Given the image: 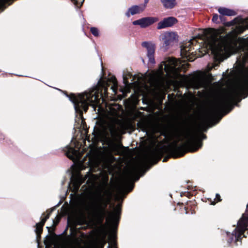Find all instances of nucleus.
Returning <instances> with one entry per match:
<instances>
[{
    "label": "nucleus",
    "mask_w": 248,
    "mask_h": 248,
    "mask_svg": "<svg viewBox=\"0 0 248 248\" xmlns=\"http://www.w3.org/2000/svg\"><path fill=\"white\" fill-rule=\"evenodd\" d=\"M124 168L125 175L120 182L118 188L121 191H130L133 188V181L139 179V174L147 170L150 165L155 164L161 156H135Z\"/></svg>",
    "instance_id": "20e7f679"
},
{
    "label": "nucleus",
    "mask_w": 248,
    "mask_h": 248,
    "mask_svg": "<svg viewBox=\"0 0 248 248\" xmlns=\"http://www.w3.org/2000/svg\"><path fill=\"white\" fill-rule=\"evenodd\" d=\"M212 53L215 58L223 61L231 54L240 52L241 55L237 58L235 68L238 72L244 73L248 71L245 63L248 59V40L235 36L226 37L221 36L214 37L210 45Z\"/></svg>",
    "instance_id": "f03ea898"
},
{
    "label": "nucleus",
    "mask_w": 248,
    "mask_h": 248,
    "mask_svg": "<svg viewBox=\"0 0 248 248\" xmlns=\"http://www.w3.org/2000/svg\"><path fill=\"white\" fill-rule=\"evenodd\" d=\"M84 0H82V2H81V4H82V3L83 2V1H84Z\"/></svg>",
    "instance_id": "ea45409f"
},
{
    "label": "nucleus",
    "mask_w": 248,
    "mask_h": 248,
    "mask_svg": "<svg viewBox=\"0 0 248 248\" xmlns=\"http://www.w3.org/2000/svg\"><path fill=\"white\" fill-rule=\"evenodd\" d=\"M4 139V138L3 139H0V141L2 140H3Z\"/></svg>",
    "instance_id": "58836bf2"
},
{
    "label": "nucleus",
    "mask_w": 248,
    "mask_h": 248,
    "mask_svg": "<svg viewBox=\"0 0 248 248\" xmlns=\"http://www.w3.org/2000/svg\"><path fill=\"white\" fill-rule=\"evenodd\" d=\"M163 6L167 9H172L176 5V0H160Z\"/></svg>",
    "instance_id": "aec40b11"
},
{
    "label": "nucleus",
    "mask_w": 248,
    "mask_h": 248,
    "mask_svg": "<svg viewBox=\"0 0 248 248\" xmlns=\"http://www.w3.org/2000/svg\"><path fill=\"white\" fill-rule=\"evenodd\" d=\"M237 227L232 233L226 232L227 241L229 244L232 242L236 243L238 241L241 242L242 237L245 231L248 230V203L244 214H243L237 222Z\"/></svg>",
    "instance_id": "0eeeda50"
},
{
    "label": "nucleus",
    "mask_w": 248,
    "mask_h": 248,
    "mask_svg": "<svg viewBox=\"0 0 248 248\" xmlns=\"http://www.w3.org/2000/svg\"><path fill=\"white\" fill-rule=\"evenodd\" d=\"M141 46L147 49V56L148 62L154 64L155 63L154 54L155 49V45L153 42L144 41L141 43Z\"/></svg>",
    "instance_id": "f8f14e48"
},
{
    "label": "nucleus",
    "mask_w": 248,
    "mask_h": 248,
    "mask_svg": "<svg viewBox=\"0 0 248 248\" xmlns=\"http://www.w3.org/2000/svg\"><path fill=\"white\" fill-rule=\"evenodd\" d=\"M218 15L217 14H215L212 18V21L214 23H217L218 22Z\"/></svg>",
    "instance_id": "a878e982"
},
{
    "label": "nucleus",
    "mask_w": 248,
    "mask_h": 248,
    "mask_svg": "<svg viewBox=\"0 0 248 248\" xmlns=\"http://www.w3.org/2000/svg\"><path fill=\"white\" fill-rule=\"evenodd\" d=\"M90 31L91 32L92 34L95 37L98 36L99 35V30L96 27H91L90 28Z\"/></svg>",
    "instance_id": "5701e85b"
},
{
    "label": "nucleus",
    "mask_w": 248,
    "mask_h": 248,
    "mask_svg": "<svg viewBox=\"0 0 248 248\" xmlns=\"http://www.w3.org/2000/svg\"><path fill=\"white\" fill-rule=\"evenodd\" d=\"M141 60H142V62L143 63H145V61H144V59L142 58H141Z\"/></svg>",
    "instance_id": "f704fd0d"
},
{
    "label": "nucleus",
    "mask_w": 248,
    "mask_h": 248,
    "mask_svg": "<svg viewBox=\"0 0 248 248\" xmlns=\"http://www.w3.org/2000/svg\"><path fill=\"white\" fill-rule=\"evenodd\" d=\"M205 33V31L202 29V35Z\"/></svg>",
    "instance_id": "4c0bfd02"
},
{
    "label": "nucleus",
    "mask_w": 248,
    "mask_h": 248,
    "mask_svg": "<svg viewBox=\"0 0 248 248\" xmlns=\"http://www.w3.org/2000/svg\"><path fill=\"white\" fill-rule=\"evenodd\" d=\"M205 75H206L205 72L202 70V88H204L203 81H204V79L205 78Z\"/></svg>",
    "instance_id": "cd10ccee"
},
{
    "label": "nucleus",
    "mask_w": 248,
    "mask_h": 248,
    "mask_svg": "<svg viewBox=\"0 0 248 248\" xmlns=\"http://www.w3.org/2000/svg\"><path fill=\"white\" fill-rule=\"evenodd\" d=\"M236 23V19H235L231 21L225 23V25L227 26H231L234 25Z\"/></svg>",
    "instance_id": "393cba45"
},
{
    "label": "nucleus",
    "mask_w": 248,
    "mask_h": 248,
    "mask_svg": "<svg viewBox=\"0 0 248 248\" xmlns=\"http://www.w3.org/2000/svg\"><path fill=\"white\" fill-rule=\"evenodd\" d=\"M47 218H48V216L45 218L42 219L40 222L36 224V232L37 234L40 233L42 231V227L43 226Z\"/></svg>",
    "instance_id": "412c9836"
},
{
    "label": "nucleus",
    "mask_w": 248,
    "mask_h": 248,
    "mask_svg": "<svg viewBox=\"0 0 248 248\" xmlns=\"http://www.w3.org/2000/svg\"><path fill=\"white\" fill-rule=\"evenodd\" d=\"M228 92L237 99L238 102L241 101L240 97H246L248 95V75L247 74L239 83L231 88Z\"/></svg>",
    "instance_id": "9d476101"
},
{
    "label": "nucleus",
    "mask_w": 248,
    "mask_h": 248,
    "mask_svg": "<svg viewBox=\"0 0 248 248\" xmlns=\"http://www.w3.org/2000/svg\"><path fill=\"white\" fill-rule=\"evenodd\" d=\"M117 120L112 118L107 123L106 126V136L107 139V148L108 154H102V155H128V154H121L119 153L121 150L124 147L123 145L116 142L119 135V128L117 126ZM86 155H92L90 153ZM93 155H100L99 154H93ZM138 155H163V154H139ZM168 155H183V154H169Z\"/></svg>",
    "instance_id": "423d86ee"
},
{
    "label": "nucleus",
    "mask_w": 248,
    "mask_h": 248,
    "mask_svg": "<svg viewBox=\"0 0 248 248\" xmlns=\"http://www.w3.org/2000/svg\"><path fill=\"white\" fill-rule=\"evenodd\" d=\"M69 157V158L71 160H74V158H75V157L76 156H72V155H70V156H68Z\"/></svg>",
    "instance_id": "72a5a7b5"
},
{
    "label": "nucleus",
    "mask_w": 248,
    "mask_h": 248,
    "mask_svg": "<svg viewBox=\"0 0 248 248\" xmlns=\"http://www.w3.org/2000/svg\"><path fill=\"white\" fill-rule=\"evenodd\" d=\"M204 90L202 89V140L206 139V136L203 134L207 129L215 125L221 117L217 120L219 114L224 112L223 115L228 113L232 109V103L238 99L228 92L223 95L211 101L206 107L203 99Z\"/></svg>",
    "instance_id": "7ed1b4c3"
},
{
    "label": "nucleus",
    "mask_w": 248,
    "mask_h": 248,
    "mask_svg": "<svg viewBox=\"0 0 248 248\" xmlns=\"http://www.w3.org/2000/svg\"><path fill=\"white\" fill-rule=\"evenodd\" d=\"M189 82L191 84L197 85L200 87L202 86V73L201 72L198 75H194L190 79Z\"/></svg>",
    "instance_id": "a211bd4d"
},
{
    "label": "nucleus",
    "mask_w": 248,
    "mask_h": 248,
    "mask_svg": "<svg viewBox=\"0 0 248 248\" xmlns=\"http://www.w3.org/2000/svg\"><path fill=\"white\" fill-rule=\"evenodd\" d=\"M197 43L195 39L189 40L187 42L183 44L181 46V55L186 58L188 61L192 62L196 57H201L200 54L197 55L196 53V50H199V53H201L200 50L202 46L199 45L198 46L194 45H196Z\"/></svg>",
    "instance_id": "6e6552de"
},
{
    "label": "nucleus",
    "mask_w": 248,
    "mask_h": 248,
    "mask_svg": "<svg viewBox=\"0 0 248 248\" xmlns=\"http://www.w3.org/2000/svg\"><path fill=\"white\" fill-rule=\"evenodd\" d=\"M159 39L162 42V48L166 50L169 46H172L178 42V35L173 31H166L159 36Z\"/></svg>",
    "instance_id": "9b49d317"
},
{
    "label": "nucleus",
    "mask_w": 248,
    "mask_h": 248,
    "mask_svg": "<svg viewBox=\"0 0 248 248\" xmlns=\"http://www.w3.org/2000/svg\"><path fill=\"white\" fill-rule=\"evenodd\" d=\"M219 17H220V20H222V19H223V16H220Z\"/></svg>",
    "instance_id": "c9c22d12"
},
{
    "label": "nucleus",
    "mask_w": 248,
    "mask_h": 248,
    "mask_svg": "<svg viewBox=\"0 0 248 248\" xmlns=\"http://www.w3.org/2000/svg\"><path fill=\"white\" fill-rule=\"evenodd\" d=\"M19 77L22 76L21 75H18Z\"/></svg>",
    "instance_id": "79ce46f5"
},
{
    "label": "nucleus",
    "mask_w": 248,
    "mask_h": 248,
    "mask_svg": "<svg viewBox=\"0 0 248 248\" xmlns=\"http://www.w3.org/2000/svg\"><path fill=\"white\" fill-rule=\"evenodd\" d=\"M115 235L114 233L111 232L108 235V239L111 243V246L112 248H116V243L115 242ZM109 248V246L108 247Z\"/></svg>",
    "instance_id": "4be33fe9"
},
{
    "label": "nucleus",
    "mask_w": 248,
    "mask_h": 248,
    "mask_svg": "<svg viewBox=\"0 0 248 248\" xmlns=\"http://www.w3.org/2000/svg\"><path fill=\"white\" fill-rule=\"evenodd\" d=\"M101 76H100L96 85L89 91L78 94L77 96H76L73 93L68 95L66 92H63L65 95L73 103L75 113L78 114L80 117L83 116V112H86L87 111L89 106H92L93 110L96 111V108L95 106V104L97 103L98 96L95 95V93L99 91V86H103L101 83Z\"/></svg>",
    "instance_id": "39448f33"
},
{
    "label": "nucleus",
    "mask_w": 248,
    "mask_h": 248,
    "mask_svg": "<svg viewBox=\"0 0 248 248\" xmlns=\"http://www.w3.org/2000/svg\"><path fill=\"white\" fill-rule=\"evenodd\" d=\"M73 2V3L76 5H78V0H71Z\"/></svg>",
    "instance_id": "7c9ffc66"
},
{
    "label": "nucleus",
    "mask_w": 248,
    "mask_h": 248,
    "mask_svg": "<svg viewBox=\"0 0 248 248\" xmlns=\"http://www.w3.org/2000/svg\"><path fill=\"white\" fill-rule=\"evenodd\" d=\"M87 178V184H88L89 187L93 188L96 186L99 177L97 175L93 174L90 172H88L84 177L80 173L72 176L71 182L73 185L74 191L77 192L80 185Z\"/></svg>",
    "instance_id": "1a4fd4ad"
},
{
    "label": "nucleus",
    "mask_w": 248,
    "mask_h": 248,
    "mask_svg": "<svg viewBox=\"0 0 248 248\" xmlns=\"http://www.w3.org/2000/svg\"><path fill=\"white\" fill-rule=\"evenodd\" d=\"M158 20L156 17L147 16L140 18L132 22L133 25H139L141 28H146Z\"/></svg>",
    "instance_id": "ddd939ff"
},
{
    "label": "nucleus",
    "mask_w": 248,
    "mask_h": 248,
    "mask_svg": "<svg viewBox=\"0 0 248 248\" xmlns=\"http://www.w3.org/2000/svg\"><path fill=\"white\" fill-rule=\"evenodd\" d=\"M149 0H144L143 4L147 6V4L148 3Z\"/></svg>",
    "instance_id": "2f4dec72"
},
{
    "label": "nucleus",
    "mask_w": 248,
    "mask_h": 248,
    "mask_svg": "<svg viewBox=\"0 0 248 248\" xmlns=\"http://www.w3.org/2000/svg\"><path fill=\"white\" fill-rule=\"evenodd\" d=\"M58 153H63V155H81L78 153L75 146L67 145L64 147L60 148L58 150Z\"/></svg>",
    "instance_id": "2eb2a0df"
},
{
    "label": "nucleus",
    "mask_w": 248,
    "mask_h": 248,
    "mask_svg": "<svg viewBox=\"0 0 248 248\" xmlns=\"http://www.w3.org/2000/svg\"><path fill=\"white\" fill-rule=\"evenodd\" d=\"M138 14V5H133L128 8L125 13V16L127 17H129L130 16H134Z\"/></svg>",
    "instance_id": "6ab92c4d"
},
{
    "label": "nucleus",
    "mask_w": 248,
    "mask_h": 248,
    "mask_svg": "<svg viewBox=\"0 0 248 248\" xmlns=\"http://www.w3.org/2000/svg\"><path fill=\"white\" fill-rule=\"evenodd\" d=\"M108 176L103 175L96 192L81 195L78 198L76 205L81 211L99 219L103 218L107 214H108L106 218L107 221L115 224L119 219L121 210V205L117 204L112 212L106 210L111 198V193L108 187Z\"/></svg>",
    "instance_id": "f257e3e1"
},
{
    "label": "nucleus",
    "mask_w": 248,
    "mask_h": 248,
    "mask_svg": "<svg viewBox=\"0 0 248 248\" xmlns=\"http://www.w3.org/2000/svg\"><path fill=\"white\" fill-rule=\"evenodd\" d=\"M80 245V240L78 238H73L64 243L62 248H78Z\"/></svg>",
    "instance_id": "dca6fc26"
},
{
    "label": "nucleus",
    "mask_w": 248,
    "mask_h": 248,
    "mask_svg": "<svg viewBox=\"0 0 248 248\" xmlns=\"http://www.w3.org/2000/svg\"><path fill=\"white\" fill-rule=\"evenodd\" d=\"M146 5H145V4H140V5H138V12H139V14L143 12L146 7Z\"/></svg>",
    "instance_id": "b1692460"
},
{
    "label": "nucleus",
    "mask_w": 248,
    "mask_h": 248,
    "mask_svg": "<svg viewBox=\"0 0 248 248\" xmlns=\"http://www.w3.org/2000/svg\"><path fill=\"white\" fill-rule=\"evenodd\" d=\"M171 156H169V155H167V156H165V157L164 158V159H163V161L164 162V161H167V160ZM173 157H177L178 156H173Z\"/></svg>",
    "instance_id": "c756f323"
},
{
    "label": "nucleus",
    "mask_w": 248,
    "mask_h": 248,
    "mask_svg": "<svg viewBox=\"0 0 248 248\" xmlns=\"http://www.w3.org/2000/svg\"><path fill=\"white\" fill-rule=\"evenodd\" d=\"M4 138V135L1 133V132H0V139H3Z\"/></svg>",
    "instance_id": "473e14b6"
},
{
    "label": "nucleus",
    "mask_w": 248,
    "mask_h": 248,
    "mask_svg": "<svg viewBox=\"0 0 248 248\" xmlns=\"http://www.w3.org/2000/svg\"><path fill=\"white\" fill-rule=\"evenodd\" d=\"M4 8L1 10V11H3L4 10Z\"/></svg>",
    "instance_id": "a19ab883"
},
{
    "label": "nucleus",
    "mask_w": 248,
    "mask_h": 248,
    "mask_svg": "<svg viewBox=\"0 0 248 248\" xmlns=\"http://www.w3.org/2000/svg\"><path fill=\"white\" fill-rule=\"evenodd\" d=\"M218 12L222 16H232L236 15L233 10L225 7L219 8Z\"/></svg>",
    "instance_id": "f3484780"
},
{
    "label": "nucleus",
    "mask_w": 248,
    "mask_h": 248,
    "mask_svg": "<svg viewBox=\"0 0 248 248\" xmlns=\"http://www.w3.org/2000/svg\"><path fill=\"white\" fill-rule=\"evenodd\" d=\"M184 138L186 139V140H188L189 138H190V139H192L193 137L191 135H189V134H184Z\"/></svg>",
    "instance_id": "bb28decb"
},
{
    "label": "nucleus",
    "mask_w": 248,
    "mask_h": 248,
    "mask_svg": "<svg viewBox=\"0 0 248 248\" xmlns=\"http://www.w3.org/2000/svg\"><path fill=\"white\" fill-rule=\"evenodd\" d=\"M178 22L176 18L173 16H169L164 18L157 24V29L160 30L168 27H171Z\"/></svg>",
    "instance_id": "4468645a"
},
{
    "label": "nucleus",
    "mask_w": 248,
    "mask_h": 248,
    "mask_svg": "<svg viewBox=\"0 0 248 248\" xmlns=\"http://www.w3.org/2000/svg\"><path fill=\"white\" fill-rule=\"evenodd\" d=\"M212 67H210L209 66H208V70H210L211 69Z\"/></svg>",
    "instance_id": "e433bc0d"
},
{
    "label": "nucleus",
    "mask_w": 248,
    "mask_h": 248,
    "mask_svg": "<svg viewBox=\"0 0 248 248\" xmlns=\"http://www.w3.org/2000/svg\"><path fill=\"white\" fill-rule=\"evenodd\" d=\"M217 200V202H220L221 201V199H220V196L219 195V194H216V199H215V200Z\"/></svg>",
    "instance_id": "c85d7f7f"
}]
</instances>
